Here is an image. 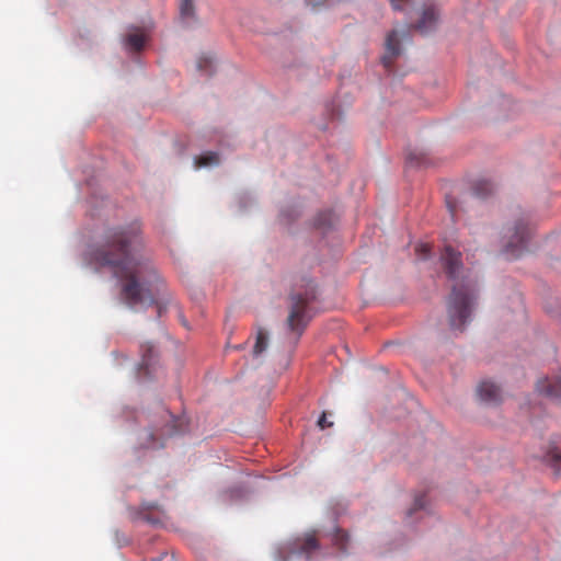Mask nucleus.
Wrapping results in <instances>:
<instances>
[{
  "mask_svg": "<svg viewBox=\"0 0 561 561\" xmlns=\"http://www.w3.org/2000/svg\"><path fill=\"white\" fill-rule=\"evenodd\" d=\"M145 41L146 37L142 33H133L127 37L128 46L135 51H138L144 47Z\"/></svg>",
  "mask_w": 561,
  "mask_h": 561,
  "instance_id": "nucleus-16",
  "label": "nucleus"
},
{
  "mask_svg": "<svg viewBox=\"0 0 561 561\" xmlns=\"http://www.w3.org/2000/svg\"><path fill=\"white\" fill-rule=\"evenodd\" d=\"M334 546L342 552L346 551V545L348 542V535L344 533L342 529H335L333 535Z\"/></svg>",
  "mask_w": 561,
  "mask_h": 561,
  "instance_id": "nucleus-17",
  "label": "nucleus"
},
{
  "mask_svg": "<svg viewBox=\"0 0 561 561\" xmlns=\"http://www.w3.org/2000/svg\"><path fill=\"white\" fill-rule=\"evenodd\" d=\"M474 289L471 282L461 280L453 286L447 302L449 327L451 330L463 331L474 306Z\"/></svg>",
  "mask_w": 561,
  "mask_h": 561,
  "instance_id": "nucleus-2",
  "label": "nucleus"
},
{
  "mask_svg": "<svg viewBox=\"0 0 561 561\" xmlns=\"http://www.w3.org/2000/svg\"><path fill=\"white\" fill-rule=\"evenodd\" d=\"M267 345H268L267 333L263 329H259L257 333H256V341L253 346V356L256 357V356L261 355L267 348Z\"/></svg>",
  "mask_w": 561,
  "mask_h": 561,
  "instance_id": "nucleus-13",
  "label": "nucleus"
},
{
  "mask_svg": "<svg viewBox=\"0 0 561 561\" xmlns=\"http://www.w3.org/2000/svg\"><path fill=\"white\" fill-rule=\"evenodd\" d=\"M477 392L480 400L488 404H497L502 400L501 388L491 381H482Z\"/></svg>",
  "mask_w": 561,
  "mask_h": 561,
  "instance_id": "nucleus-10",
  "label": "nucleus"
},
{
  "mask_svg": "<svg viewBox=\"0 0 561 561\" xmlns=\"http://www.w3.org/2000/svg\"><path fill=\"white\" fill-rule=\"evenodd\" d=\"M144 248L141 225L135 220L107 228L99 244L89 252V260L110 267L122 285V297L130 307L157 305L162 314L160 297L165 286L152 263L140 256Z\"/></svg>",
  "mask_w": 561,
  "mask_h": 561,
  "instance_id": "nucleus-1",
  "label": "nucleus"
},
{
  "mask_svg": "<svg viewBox=\"0 0 561 561\" xmlns=\"http://www.w3.org/2000/svg\"><path fill=\"white\" fill-rule=\"evenodd\" d=\"M180 14L183 20L194 18V3L193 0H181L180 1Z\"/></svg>",
  "mask_w": 561,
  "mask_h": 561,
  "instance_id": "nucleus-18",
  "label": "nucleus"
},
{
  "mask_svg": "<svg viewBox=\"0 0 561 561\" xmlns=\"http://www.w3.org/2000/svg\"><path fill=\"white\" fill-rule=\"evenodd\" d=\"M437 11L434 5H427L424 8L422 18L414 27L421 33H427L431 31L437 22Z\"/></svg>",
  "mask_w": 561,
  "mask_h": 561,
  "instance_id": "nucleus-11",
  "label": "nucleus"
},
{
  "mask_svg": "<svg viewBox=\"0 0 561 561\" xmlns=\"http://www.w3.org/2000/svg\"><path fill=\"white\" fill-rule=\"evenodd\" d=\"M448 207H449V210L451 213V216H455V209L454 207L451 206V204L448 202Z\"/></svg>",
  "mask_w": 561,
  "mask_h": 561,
  "instance_id": "nucleus-26",
  "label": "nucleus"
},
{
  "mask_svg": "<svg viewBox=\"0 0 561 561\" xmlns=\"http://www.w3.org/2000/svg\"><path fill=\"white\" fill-rule=\"evenodd\" d=\"M141 360L138 366V377L140 379H150L157 358V348L151 343L140 346Z\"/></svg>",
  "mask_w": 561,
  "mask_h": 561,
  "instance_id": "nucleus-6",
  "label": "nucleus"
},
{
  "mask_svg": "<svg viewBox=\"0 0 561 561\" xmlns=\"http://www.w3.org/2000/svg\"><path fill=\"white\" fill-rule=\"evenodd\" d=\"M400 41L397 31H391L386 37V54L381 61L387 70H391L393 60L400 55Z\"/></svg>",
  "mask_w": 561,
  "mask_h": 561,
  "instance_id": "nucleus-9",
  "label": "nucleus"
},
{
  "mask_svg": "<svg viewBox=\"0 0 561 561\" xmlns=\"http://www.w3.org/2000/svg\"><path fill=\"white\" fill-rule=\"evenodd\" d=\"M424 507H425L424 495L416 496L414 500L413 508L409 512V515H411L413 511L422 510Z\"/></svg>",
  "mask_w": 561,
  "mask_h": 561,
  "instance_id": "nucleus-21",
  "label": "nucleus"
},
{
  "mask_svg": "<svg viewBox=\"0 0 561 561\" xmlns=\"http://www.w3.org/2000/svg\"><path fill=\"white\" fill-rule=\"evenodd\" d=\"M318 425H319V427H320L321 430H324V428H327V427L332 426V422H329V421L327 420V415H325V413H322V414H321V416H320V419H319V421H318Z\"/></svg>",
  "mask_w": 561,
  "mask_h": 561,
  "instance_id": "nucleus-22",
  "label": "nucleus"
},
{
  "mask_svg": "<svg viewBox=\"0 0 561 561\" xmlns=\"http://www.w3.org/2000/svg\"><path fill=\"white\" fill-rule=\"evenodd\" d=\"M161 421L156 422L152 431L149 433L150 442L148 447H163L161 440L167 437L181 434L185 431V421L174 416L169 410L163 409L160 416Z\"/></svg>",
  "mask_w": 561,
  "mask_h": 561,
  "instance_id": "nucleus-4",
  "label": "nucleus"
},
{
  "mask_svg": "<svg viewBox=\"0 0 561 561\" xmlns=\"http://www.w3.org/2000/svg\"><path fill=\"white\" fill-rule=\"evenodd\" d=\"M473 194L479 198H485L494 191V185L489 180H479L473 184Z\"/></svg>",
  "mask_w": 561,
  "mask_h": 561,
  "instance_id": "nucleus-12",
  "label": "nucleus"
},
{
  "mask_svg": "<svg viewBox=\"0 0 561 561\" xmlns=\"http://www.w3.org/2000/svg\"><path fill=\"white\" fill-rule=\"evenodd\" d=\"M530 234L531 230L524 219L516 221L514 227L507 228L504 234V253L511 259L520 256L527 249Z\"/></svg>",
  "mask_w": 561,
  "mask_h": 561,
  "instance_id": "nucleus-5",
  "label": "nucleus"
},
{
  "mask_svg": "<svg viewBox=\"0 0 561 561\" xmlns=\"http://www.w3.org/2000/svg\"><path fill=\"white\" fill-rule=\"evenodd\" d=\"M536 390L551 400H561V377H545L537 381Z\"/></svg>",
  "mask_w": 561,
  "mask_h": 561,
  "instance_id": "nucleus-8",
  "label": "nucleus"
},
{
  "mask_svg": "<svg viewBox=\"0 0 561 561\" xmlns=\"http://www.w3.org/2000/svg\"><path fill=\"white\" fill-rule=\"evenodd\" d=\"M440 260L443 262L444 270L449 278L456 279L462 268L461 254L447 245L442 253Z\"/></svg>",
  "mask_w": 561,
  "mask_h": 561,
  "instance_id": "nucleus-7",
  "label": "nucleus"
},
{
  "mask_svg": "<svg viewBox=\"0 0 561 561\" xmlns=\"http://www.w3.org/2000/svg\"><path fill=\"white\" fill-rule=\"evenodd\" d=\"M408 1L409 0H391V4L394 10H401L403 8V3Z\"/></svg>",
  "mask_w": 561,
  "mask_h": 561,
  "instance_id": "nucleus-23",
  "label": "nucleus"
},
{
  "mask_svg": "<svg viewBox=\"0 0 561 561\" xmlns=\"http://www.w3.org/2000/svg\"><path fill=\"white\" fill-rule=\"evenodd\" d=\"M204 62H205V64H208V62H210V60H208V59H204V58H201V59L198 60V65H197L199 69H203V68H204Z\"/></svg>",
  "mask_w": 561,
  "mask_h": 561,
  "instance_id": "nucleus-25",
  "label": "nucleus"
},
{
  "mask_svg": "<svg viewBox=\"0 0 561 561\" xmlns=\"http://www.w3.org/2000/svg\"><path fill=\"white\" fill-rule=\"evenodd\" d=\"M318 549L319 543L313 535L308 534L301 539L300 550L302 553L307 554V557Z\"/></svg>",
  "mask_w": 561,
  "mask_h": 561,
  "instance_id": "nucleus-14",
  "label": "nucleus"
},
{
  "mask_svg": "<svg viewBox=\"0 0 561 561\" xmlns=\"http://www.w3.org/2000/svg\"><path fill=\"white\" fill-rule=\"evenodd\" d=\"M415 254L420 260H426L431 254V245L420 242L414 248Z\"/></svg>",
  "mask_w": 561,
  "mask_h": 561,
  "instance_id": "nucleus-19",
  "label": "nucleus"
},
{
  "mask_svg": "<svg viewBox=\"0 0 561 561\" xmlns=\"http://www.w3.org/2000/svg\"><path fill=\"white\" fill-rule=\"evenodd\" d=\"M314 298L316 290L311 284H308L304 294L294 293L290 296L291 305L287 318V325L291 332L297 333L298 336L295 337V341L300 337L308 321L310 320L307 307L312 300H314Z\"/></svg>",
  "mask_w": 561,
  "mask_h": 561,
  "instance_id": "nucleus-3",
  "label": "nucleus"
},
{
  "mask_svg": "<svg viewBox=\"0 0 561 561\" xmlns=\"http://www.w3.org/2000/svg\"><path fill=\"white\" fill-rule=\"evenodd\" d=\"M550 459L552 461V466L556 469L558 473H561V454L560 453H552L550 455Z\"/></svg>",
  "mask_w": 561,
  "mask_h": 561,
  "instance_id": "nucleus-20",
  "label": "nucleus"
},
{
  "mask_svg": "<svg viewBox=\"0 0 561 561\" xmlns=\"http://www.w3.org/2000/svg\"><path fill=\"white\" fill-rule=\"evenodd\" d=\"M147 522H148V523H152V524H153V523H156V520H154V519H150V518H147Z\"/></svg>",
  "mask_w": 561,
  "mask_h": 561,
  "instance_id": "nucleus-27",
  "label": "nucleus"
},
{
  "mask_svg": "<svg viewBox=\"0 0 561 561\" xmlns=\"http://www.w3.org/2000/svg\"><path fill=\"white\" fill-rule=\"evenodd\" d=\"M409 160L411 162L415 161L416 164H421L422 163L421 157L416 156V153H411L409 156Z\"/></svg>",
  "mask_w": 561,
  "mask_h": 561,
  "instance_id": "nucleus-24",
  "label": "nucleus"
},
{
  "mask_svg": "<svg viewBox=\"0 0 561 561\" xmlns=\"http://www.w3.org/2000/svg\"><path fill=\"white\" fill-rule=\"evenodd\" d=\"M196 167H208L219 163V156L216 152H207L195 160Z\"/></svg>",
  "mask_w": 561,
  "mask_h": 561,
  "instance_id": "nucleus-15",
  "label": "nucleus"
}]
</instances>
